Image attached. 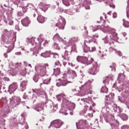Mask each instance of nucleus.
I'll return each mask as SVG.
<instances>
[{"mask_svg":"<svg viewBox=\"0 0 129 129\" xmlns=\"http://www.w3.org/2000/svg\"><path fill=\"white\" fill-rule=\"evenodd\" d=\"M39 7L43 12H46V11L48 10V5H46L45 3H41L39 4Z\"/></svg>","mask_w":129,"mask_h":129,"instance_id":"11","label":"nucleus"},{"mask_svg":"<svg viewBox=\"0 0 129 129\" xmlns=\"http://www.w3.org/2000/svg\"><path fill=\"white\" fill-rule=\"evenodd\" d=\"M113 18H116V13H114L113 14Z\"/></svg>","mask_w":129,"mask_h":129,"instance_id":"45","label":"nucleus"},{"mask_svg":"<svg viewBox=\"0 0 129 129\" xmlns=\"http://www.w3.org/2000/svg\"><path fill=\"white\" fill-rule=\"evenodd\" d=\"M59 80L60 81L56 83V86L58 87H60V86H66L68 83H70V82H69L67 79H59Z\"/></svg>","mask_w":129,"mask_h":129,"instance_id":"5","label":"nucleus"},{"mask_svg":"<svg viewBox=\"0 0 129 129\" xmlns=\"http://www.w3.org/2000/svg\"><path fill=\"white\" fill-rule=\"evenodd\" d=\"M120 76H123V74H119L118 77V79H120Z\"/></svg>","mask_w":129,"mask_h":129,"instance_id":"41","label":"nucleus"},{"mask_svg":"<svg viewBox=\"0 0 129 129\" xmlns=\"http://www.w3.org/2000/svg\"><path fill=\"white\" fill-rule=\"evenodd\" d=\"M33 80L35 82H38V80H39V77H38V75H35L33 77Z\"/></svg>","mask_w":129,"mask_h":129,"instance_id":"26","label":"nucleus"},{"mask_svg":"<svg viewBox=\"0 0 129 129\" xmlns=\"http://www.w3.org/2000/svg\"><path fill=\"white\" fill-rule=\"evenodd\" d=\"M106 78H108V77H106Z\"/></svg>","mask_w":129,"mask_h":129,"instance_id":"61","label":"nucleus"},{"mask_svg":"<svg viewBox=\"0 0 129 129\" xmlns=\"http://www.w3.org/2000/svg\"><path fill=\"white\" fill-rule=\"evenodd\" d=\"M123 26L125 28H129V22L127 21H123Z\"/></svg>","mask_w":129,"mask_h":129,"instance_id":"23","label":"nucleus"},{"mask_svg":"<svg viewBox=\"0 0 129 129\" xmlns=\"http://www.w3.org/2000/svg\"><path fill=\"white\" fill-rule=\"evenodd\" d=\"M56 97L58 101H59V100H61L62 98L65 99V97H66V95L64 94H60L59 95H57Z\"/></svg>","mask_w":129,"mask_h":129,"instance_id":"16","label":"nucleus"},{"mask_svg":"<svg viewBox=\"0 0 129 129\" xmlns=\"http://www.w3.org/2000/svg\"><path fill=\"white\" fill-rule=\"evenodd\" d=\"M21 75H22V76H25L26 74H27V72H26V70H23L22 72L20 73Z\"/></svg>","mask_w":129,"mask_h":129,"instance_id":"28","label":"nucleus"},{"mask_svg":"<svg viewBox=\"0 0 129 129\" xmlns=\"http://www.w3.org/2000/svg\"><path fill=\"white\" fill-rule=\"evenodd\" d=\"M67 64V62L66 61H63V66H66Z\"/></svg>","mask_w":129,"mask_h":129,"instance_id":"44","label":"nucleus"},{"mask_svg":"<svg viewBox=\"0 0 129 129\" xmlns=\"http://www.w3.org/2000/svg\"><path fill=\"white\" fill-rule=\"evenodd\" d=\"M50 82H51V78H49L44 80L45 84H49Z\"/></svg>","mask_w":129,"mask_h":129,"instance_id":"25","label":"nucleus"},{"mask_svg":"<svg viewBox=\"0 0 129 129\" xmlns=\"http://www.w3.org/2000/svg\"><path fill=\"white\" fill-rule=\"evenodd\" d=\"M84 7H85L86 10H89V9H90V7L88 5H86Z\"/></svg>","mask_w":129,"mask_h":129,"instance_id":"39","label":"nucleus"},{"mask_svg":"<svg viewBox=\"0 0 129 129\" xmlns=\"http://www.w3.org/2000/svg\"><path fill=\"white\" fill-rule=\"evenodd\" d=\"M4 56H5V58H8V53H4Z\"/></svg>","mask_w":129,"mask_h":129,"instance_id":"47","label":"nucleus"},{"mask_svg":"<svg viewBox=\"0 0 129 129\" xmlns=\"http://www.w3.org/2000/svg\"><path fill=\"white\" fill-rule=\"evenodd\" d=\"M86 102H87V103H90V104H91V103H93V101H92V99H86Z\"/></svg>","mask_w":129,"mask_h":129,"instance_id":"30","label":"nucleus"},{"mask_svg":"<svg viewBox=\"0 0 129 129\" xmlns=\"http://www.w3.org/2000/svg\"><path fill=\"white\" fill-rule=\"evenodd\" d=\"M115 6H114L113 7V8H115Z\"/></svg>","mask_w":129,"mask_h":129,"instance_id":"60","label":"nucleus"},{"mask_svg":"<svg viewBox=\"0 0 129 129\" xmlns=\"http://www.w3.org/2000/svg\"><path fill=\"white\" fill-rule=\"evenodd\" d=\"M51 125H54L56 128H59L61 127L62 124H63V122L60 119L54 120L50 123Z\"/></svg>","mask_w":129,"mask_h":129,"instance_id":"4","label":"nucleus"},{"mask_svg":"<svg viewBox=\"0 0 129 129\" xmlns=\"http://www.w3.org/2000/svg\"><path fill=\"white\" fill-rule=\"evenodd\" d=\"M106 98H109V95H106Z\"/></svg>","mask_w":129,"mask_h":129,"instance_id":"51","label":"nucleus"},{"mask_svg":"<svg viewBox=\"0 0 129 129\" xmlns=\"http://www.w3.org/2000/svg\"><path fill=\"white\" fill-rule=\"evenodd\" d=\"M29 66H31V64H29Z\"/></svg>","mask_w":129,"mask_h":129,"instance_id":"59","label":"nucleus"},{"mask_svg":"<svg viewBox=\"0 0 129 129\" xmlns=\"http://www.w3.org/2000/svg\"><path fill=\"white\" fill-rule=\"evenodd\" d=\"M92 106H95V103H93L92 104Z\"/></svg>","mask_w":129,"mask_h":129,"instance_id":"52","label":"nucleus"},{"mask_svg":"<svg viewBox=\"0 0 129 129\" xmlns=\"http://www.w3.org/2000/svg\"><path fill=\"white\" fill-rule=\"evenodd\" d=\"M47 67H49V64H48V63H45L42 67V69H40V75L41 77H44V76L47 75V70H46Z\"/></svg>","mask_w":129,"mask_h":129,"instance_id":"7","label":"nucleus"},{"mask_svg":"<svg viewBox=\"0 0 129 129\" xmlns=\"http://www.w3.org/2000/svg\"><path fill=\"white\" fill-rule=\"evenodd\" d=\"M90 110H91V109H92V107H91V106L90 107Z\"/></svg>","mask_w":129,"mask_h":129,"instance_id":"53","label":"nucleus"},{"mask_svg":"<svg viewBox=\"0 0 129 129\" xmlns=\"http://www.w3.org/2000/svg\"><path fill=\"white\" fill-rule=\"evenodd\" d=\"M121 129H129V126L124 125L121 127Z\"/></svg>","mask_w":129,"mask_h":129,"instance_id":"35","label":"nucleus"},{"mask_svg":"<svg viewBox=\"0 0 129 129\" xmlns=\"http://www.w3.org/2000/svg\"><path fill=\"white\" fill-rule=\"evenodd\" d=\"M30 23H31V22L30 21L28 17L22 19L21 21L22 25H23L24 27H28Z\"/></svg>","mask_w":129,"mask_h":129,"instance_id":"9","label":"nucleus"},{"mask_svg":"<svg viewBox=\"0 0 129 129\" xmlns=\"http://www.w3.org/2000/svg\"><path fill=\"white\" fill-rule=\"evenodd\" d=\"M17 69H15V70H17Z\"/></svg>","mask_w":129,"mask_h":129,"instance_id":"62","label":"nucleus"},{"mask_svg":"<svg viewBox=\"0 0 129 129\" xmlns=\"http://www.w3.org/2000/svg\"><path fill=\"white\" fill-rule=\"evenodd\" d=\"M62 57L64 60H68V61L69 60V54H68V51L67 50L64 52V54L62 55Z\"/></svg>","mask_w":129,"mask_h":129,"instance_id":"15","label":"nucleus"},{"mask_svg":"<svg viewBox=\"0 0 129 129\" xmlns=\"http://www.w3.org/2000/svg\"><path fill=\"white\" fill-rule=\"evenodd\" d=\"M37 21L40 24H43L45 23V17H43L42 15H38L37 17Z\"/></svg>","mask_w":129,"mask_h":129,"instance_id":"12","label":"nucleus"},{"mask_svg":"<svg viewBox=\"0 0 129 129\" xmlns=\"http://www.w3.org/2000/svg\"><path fill=\"white\" fill-rule=\"evenodd\" d=\"M37 111H40V110L39 109H37Z\"/></svg>","mask_w":129,"mask_h":129,"instance_id":"58","label":"nucleus"},{"mask_svg":"<svg viewBox=\"0 0 129 129\" xmlns=\"http://www.w3.org/2000/svg\"><path fill=\"white\" fill-rule=\"evenodd\" d=\"M17 54L18 55H21L22 54V53L21 52H17Z\"/></svg>","mask_w":129,"mask_h":129,"instance_id":"49","label":"nucleus"},{"mask_svg":"<svg viewBox=\"0 0 129 129\" xmlns=\"http://www.w3.org/2000/svg\"><path fill=\"white\" fill-rule=\"evenodd\" d=\"M70 2H73V0H62V3L66 7L70 6Z\"/></svg>","mask_w":129,"mask_h":129,"instance_id":"13","label":"nucleus"},{"mask_svg":"<svg viewBox=\"0 0 129 129\" xmlns=\"http://www.w3.org/2000/svg\"><path fill=\"white\" fill-rule=\"evenodd\" d=\"M84 52L85 53H88V52H90V48L87 46L84 47Z\"/></svg>","mask_w":129,"mask_h":129,"instance_id":"22","label":"nucleus"},{"mask_svg":"<svg viewBox=\"0 0 129 129\" xmlns=\"http://www.w3.org/2000/svg\"><path fill=\"white\" fill-rule=\"evenodd\" d=\"M17 89L18 85H17V83H13L9 86V90L12 93L15 92Z\"/></svg>","mask_w":129,"mask_h":129,"instance_id":"10","label":"nucleus"},{"mask_svg":"<svg viewBox=\"0 0 129 129\" xmlns=\"http://www.w3.org/2000/svg\"><path fill=\"white\" fill-rule=\"evenodd\" d=\"M4 80L5 81H10V79L8 78H4Z\"/></svg>","mask_w":129,"mask_h":129,"instance_id":"43","label":"nucleus"},{"mask_svg":"<svg viewBox=\"0 0 129 129\" xmlns=\"http://www.w3.org/2000/svg\"><path fill=\"white\" fill-rule=\"evenodd\" d=\"M77 60L78 62H81L83 64H87V65H89L91 64L93 61L94 59L92 58L87 57L85 56H79L77 57Z\"/></svg>","mask_w":129,"mask_h":129,"instance_id":"1","label":"nucleus"},{"mask_svg":"<svg viewBox=\"0 0 129 129\" xmlns=\"http://www.w3.org/2000/svg\"><path fill=\"white\" fill-rule=\"evenodd\" d=\"M95 37H96V38H98V34H96V35H93V38H95Z\"/></svg>","mask_w":129,"mask_h":129,"instance_id":"46","label":"nucleus"},{"mask_svg":"<svg viewBox=\"0 0 129 129\" xmlns=\"http://www.w3.org/2000/svg\"><path fill=\"white\" fill-rule=\"evenodd\" d=\"M84 89H86L87 90H90L91 89V86L90 85V83H86L84 85Z\"/></svg>","mask_w":129,"mask_h":129,"instance_id":"14","label":"nucleus"},{"mask_svg":"<svg viewBox=\"0 0 129 129\" xmlns=\"http://www.w3.org/2000/svg\"><path fill=\"white\" fill-rule=\"evenodd\" d=\"M38 41H39V42H41V40L40 39V38H38Z\"/></svg>","mask_w":129,"mask_h":129,"instance_id":"55","label":"nucleus"},{"mask_svg":"<svg viewBox=\"0 0 129 129\" xmlns=\"http://www.w3.org/2000/svg\"><path fill=\"white\" fill-rule=\"evenodd\" d=\"M105 28H106V27H105L104 30H105L106 31L107 30V28L106 29Z\"/></svg>","mask_w":129,"mask_h":129,"instance_id":"54","label":"nucleus"},{"mask_svg":"<svg viewBox=\"0 0 129 129\" xmlns=\"http://www.w3.org/2000/svg\"><path fill=\"white\" fill-rule=\"evenodd\" d=\"M72 50L73 51H76V44H74V45L72 46Z\"/></svg>","mask_w":129,"mask_h":129,"instance_id":"33","label":"nucleus"},{"mask_svg":"<svg viewBox=\"0 0 129 129\" xmlns=\"http://www.w3.org/2000/svg\"><path fill=\"white\" fill-rule=\"evenodd\" d=\"M54 49H59V46L58 45V44L55 43L53 44Z\"/></svg>","mask_w":129,"mask_h":129,"instance_id":"32","label":"nucleus"},{"mask_svg":"<svg viewBox=\"0 0 129 129\" xmlns=\"http://www.w3.org/2000/svg\"><path fill=\"white\" fill-rule=\"evenodd\" d=\"M99 71V67L97 62H94L91 68L89 70V73L91 75H96L97 73Z\"/></svg>","mask_w":129,"mask_h":129,"instance_id":"2","label":"nucleus"},{"mask_svg":"<svg viewBox=\"0 0 129 129\" xmlns=\"http://www.w3.org/2000/svg\"><path fill=\"white\" fill-rule=\"evenodd\" d=\"M23 13H26L27 12V8H22Z\"/></svg>","mask_w":129,"mask_h":129,"instance_id":"40","label":"nucleus"},{"mask_svg":"<svg viewBox=\"0 0 129 129\" xmlns=\"http://www.w3.org/2000/svg\"><path fill=\"white\" fill-rule=\"evenodd\" d=\"M97 30H98V28H96V29L93 30V32H95V31H97Z\"/></svg>","mask_w":129,"mask_h":129,"instance_id":"48","label":"nucleus"},{"mask_svg":"<svg viewBox=\"0 0 129 129\" xmlns=\"http://www.w3.org/2000/svg\"><path fill=\"white\" fill-rule=\"evenodd\" d=\"M59 34H55V35H54V39H59Z\"/></svg>","mask_w":129,"mask_h":129,"instance_id":"38","label":"nucleus"},{"mask_svg":"<svg viewBox=\"0 0 129 129\" xmlns=\"http://www.w3.org/2000/svg\"><path fill=\"white\" fill-rule=\"evenodd\" d=\"M96 49L95 48V47H93L91 48V49H90V52H94Z\"/></svg>","mask_w":129,"mask_h":129,"instance_id":"37","label":"nucleus"},{"mask_svg":"<svg viewBox=\"0 0 129 129\" xmlns=\"http://www.w3.org/2000/svg\"><path fill=\"white\" fill-rule=\"evenodd\" d=\"M85 42H86V43H91V42H92V38H91V37L88 36L85 39Z\"/></svg>","mask_w":129,"mask_h":129,"instance_id":"21","label":"nucleus"},{"mask_svg":"<svg viewBox=\"0 0 129 129\" xmlns=\"http://www.w3.org/2000/svg\"><path fill=\"white\" fill-rule=\"evenodd\" d=\"M111 14V12H108V13H107V14H108V15H110Z\"/></svg>","mask_w":129,"mask_h":129,"instance_id":"50","label":"nucleus"},{"mask_svg":"<svg viewBox=\"0 0 129 129\" xmlns=\"http://www.w3.org/2000/svg\"><path fill=\"white\" fill-rule=\"evenodd\" d=\"M66 78H67V74L64 73L63 75L62 79H67Z\"/></svg>","mask_w":129,"mask_h":129,"instance_id":"36","label":"nucleus"},{"mask_svg":"<svg viewBox=\"0 0 129 129\" xmlns=\"http://www.w3.org/2000/svg\"><path fill=\"white\" fill-rule=\"evenodd\" d=\"M41 56H42V57H44V58L50 57V52L49 51L43 52L41 54Z\"/></svg>","mask_w":129,"mask_h":129,"instance_id":"17","label":"nucleus"},{"mask_svg":"<svg viewBox=\"0 0 129 129\" xmlns=\"http://www.w3.org/2000/svg\"><path fill=\"white\" fill-rule=\"evenodd\" d=\"M56 66H57L58 67H61V64H60V61L59 60H57L54 63V67H56Z\"/></svg>","mask_w":129,"mask_h":129,"instance_id":"24","label":"nucleus"},{"mask_svg":"<svg viewBox=\"0 0 129 129\" xmlns=\"http://www.w3.org/2000/svg\"><path fill=\"white\" fill-rule=\"evenodd\" d=\"M40 121H44V120H42L41 119H40Z\"/></svg>","mask_w":129,"mask_h":129,"instance_id":"57","label":"nucleus"},{"mask_svg":"<svg viewBox=\"0 0 129 129\" xmlns=\"http://www.w3.org/2000/svg\"><path fill=\"white\" fill-rule=\"evenodd\" d=\"M65 21L62 19H58L57 23L55 24V27H58L60 30H64Z\"/></svg>","mask_w":129,"mask_h":129,"instance_id":"6","label":"nucleus"},{"mask_svg":"<svg viewBox=\"0 0 129 129\" xmlns=\"http://www.w3.org/2000/svg\"><path fill=\"white\" fill-rule=\"evenodd\" d=\"M20 86L22 89V91H24V90H25V89H26V87L27 86V84L26 83V82H25V81L22 82Z\"/></svg>","mask_w":129,"mask_h":129,"instance_id":"18","label":"nucleus"},{"mask_svg":"<svg viewBox=\"0 0 129 129\" xmlns=\"http://www.w3.org/2000/svg\"><path fill=\"white\" fill-rule=\"evenodd\" d=\"M127 4H128V5L129 6V0H128V1H127Z\"/></svg>","mask_w":129,"mask_h":129,"instance_id":"56","label":"nucleus"},{"mask_svg":"<svg viewBox=\"0 0 129 129\" xmlns=\"http://www.w3.org/2000/svg\"><path fill=\"white\" fill-rule=\"evenodd\" d=\"M108 91V88L106 87H103L101 89V92H103V93H107Z\"/></svg>","mask_w":129,"mask_h":129,"instance_id":"20","label":"nucleus"},{"mask_svg":"<svg viewBox=\"0 0 129 129\" xmlns=\"http://www.w3.org/2000/svg\"><path fill=\"white\" fill-rule=\"evenodd\" d=\"M21 98L20 97L13 96L10 100V104L13 106H17L20 104Z\"/></svg>","mask_w":129,"mask_h":129,"instance_id":"3","label":"nucleus"},{"mask_svg":"<svg viewBox=\"0 0 129 129\" xmlns=\"http://www.w3.org/2000/svg\"><path fill=\"white\" fill-rule=\"evenodd\" d=\"M110 68H112V71H113V69L115 71V67L116 65L115 63H113L111 66H110Z\"/></svg>","mask_w":129,"mask_h":129,"instance_id":"27","label":"nucleus"},{"mask_svg":"<svg viewBox=\"0 0 129 129\" xmlns=\"http://www.w3.org/2000/svg\"><path fill=\"white\" fill-rule=\"evenodd\" d=\"M89 4V3L88 2V1H87V0H85L84 3H83V6L84 7L87 6V5H88Z\"/></svg>","mask_w":129,"mask_h":129,"instance_id":"31","label":"nucleus"},{"mask_svg":"<svg viewBox=\"0 0 129 129\" xmlns=\"http://www.w3.org/2000/svg\"><path fill=\"white\" fill-rule=\"evenodd\" d=\"M68 74L69 75L71 78H73V79L77 76V74H76L75 71L71 70V69H68Z\"/></svg>","mask_w":129,"mask_h":129,"instance_id":"8","label":"nucleus"},{"mask_svg":"<svg viewBox=\"0 0 129 129\" xmlns=\"http://www.w3.org/2000/svg\"><path fill=\"white\" fill-rule=\"evenodd\" d=\"M13 2L16 4V5H18V4H20L21 1L20 0H13Z\"/></svg>","mask_w":129,"mask_h":129,"instance_id":"34","label":"nucleus"},{"mask_svg":"<svg viewBox=\"0 0 129 129\" xmlns=\"http://www.w3.org/2000/svg\"><path fill=\"white\" fill-rule=\"evenodd\" d=\"M53 58L58 59V58H59V54H58V53H53Z\"/></svg>","mask_w":129,"mask_h":129,"instance_id":"29","label":"nucleus"},{"mask_svg":"<svg viewBox=\"0 0 129 129\" xmlns=\"http://www.w3.org/2000/svg\"><path fill=\"white\" fill-rule=\"evenodd\" d=\"M53 70H54V75L57 76V75H60V73L61 72L60 71V68H56V69H53Z\"/></svg>","mask_w":129,"mask_h":129,"instance_id":"19","label":"nucleus"},{"mask_svg":"<svg viewBox=\"0 0 129 129\" xmlns=\"http://www.w3.org/2000/svg\"><path fill=\"white\" fill-rule=\"evenodd\" d=\"M18 15L19 17H22V16H23V13H22L21 12H18Z\"/></svg>","mask_w":129,"mask_h":129,"instance_id":"42","label":"nucleus"}]
</instances>
